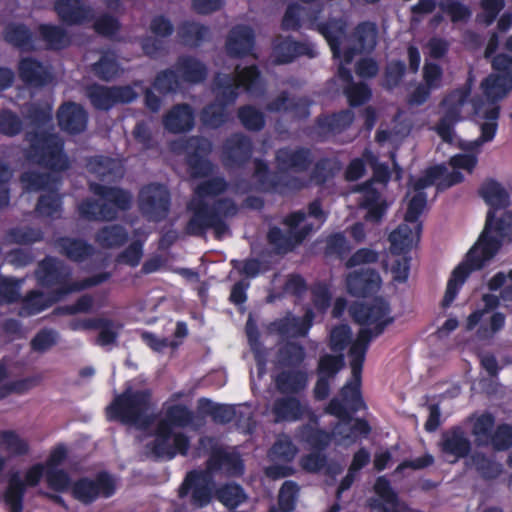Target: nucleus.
<instances>
[{"mask_svg":"<svg viewBox=\"0 0 512 512\" xmlns=\"http://www.w3.org/2000/svg\"><path fill=\"white\" fill-rule=\"evenodd\" d=\"M479 196L490 206L487 211L485 228L477 242L466 253L465 260L451 272L443 295L442 307L448 308L458 296L459 290L472 272L480 270L498 253L503 239L512 236V211H506L497 218L495 213L510 205V194L494 179L483 182L479 188Z\"/></svg>","mask_w":512,"mask_h":512,"instance_id":"f257e3e1","label":"nucleus"},{"mask_svg":"<svg viewBox=\"0 0 512 512\" xmlns=\"http://www.w3.org/2000/svg\"><path fill=\"white\" fill-rule=\"evenodd\" d=\"M349 314L354 323L362 326L355 342L349 348L351 377L353 380L341 388L342 401L353 412L364 407L360 386L362 385L363 364L372 339L383 334L394 319L389 317L390 304L381 297L371 301H355L350 305Z\"/></svg>","mask_w":512,"mask_h":512,"instance_id":"f03ea898","label":"nucleus"},{"mask_svg":"<svg viewBox=\"0 0 512 512\" xmlns=\"http://www.w3.org/2000/svg\"><path fill=\"white\" fill-rule=\"evenodd\" d=\"M226 178L211 176L194 187V197L187 204L191 212L187 220L185 233L194 237H204L211 230L214 238L222 240L230 233L227 220L239 213V206L231 197H219L228 190Z\"/></svg>","mask_w":512,"mask_h":512,"instance_id":"7ed1b4c3","label":"nucleus"},{"mask_svg":"<svg viewBox=\"0 0 512 512\" xmlns=\"http://www.w3.org/2000/svg\"><path fill=\"white\" fill-rule=\"evenodd\" d=\"M254 163L253 176L258 190L281 197H290L311 185L323 186L332 178V172L326 167L328 162H314L311 173L308 169L312 162H277L275 171H270L268 162Z\"/></svg>","mask_w":512,"mask_h":512,"instance_id":"20e7f679","label":"nucleus"},{"mask_svg":"<svg viewBox=\"0 0 512 512\" xmlns=\"http://www.w3.org/2000/svg\"><path fill=\"white\" fill-rule=\"evenodd\" d=\"M243 87L252 96L262 95L264 89L260 83L259 71L256 66L241 69L235 68V74H218L214 80L216 103L206 106L201 113L204 125L217 128L227 119L225 105L233 103L238 96V88Z\"/></svg>","mask_w":512,"mask_h":512,"instance_id":"39448f33","label":"nucleus"},{"mask_svg":"<svg viewBox=\"0 0 512 512\" xmlns=\"http://www.w3.org/2000/svg\"><path fill=\"white\" fill-rule=\"evenodd\" d=\"M34 275L38 286L46 289L54 288L53 294L57 299L96 287L107 282L111 277V274L105 271L86 277L83 280L72 281L71 268L54 256H47L40 260Z\"/></svg>","mask_w":512,"mask_h":512,"instance_id":"423d86ee","label":"nucleus"},{"mask_svg":"<svg viewBox=\"0 0 512 512\" xmlns=\"http://www.w3.org/2000/svg\"><path fill=\"white\" fill-rule=\"evenodd\" d=\"M89 190L102 202L85 198L79 202L77 211L85 221H115L119 211H128L132 205V194L119 186L90 183Z\"/></svg>","mask_w":512,"mask_h":512,"instance_id":"0eeeda50","label":"nucleus"},{"mask_svg":"<svg viewBox=\"0 0 512 512\" xmlns=\"http://www.w3.org/2000/svg\"><path fill=\"white\" fill-rule=\"evenodd\" d=\"M320 10L306 9L299 4H290L282 19V28L284 30H297L305 25L316 29L327 40L334 58L341 57L340 45L345 40L346 23L342 18L330 19L325 23H320Z\"/></svg>","mask_w":512,"mask_h":512,"instance_id":"6e6552de","label":"nucleus"},{"mask_svg":"<svg viewBox=\"0 0 512 512\" xmlns=\"http://www.w3.org/2000/svg\"><path fill=\"white\" fill-rule=\"evenodd\" d=\"M152 408L150 389L134 390L127 388L116 395L106 407L107 419L123 425L147 427L151 423L148 413Z\"/></svg>","mask_w":512,"mask_h":512,"instance_id":"1a4fd4ad","label":"nucleus"},{"mask_svg":"<svg viewBox=\"0 0 512 512\" xmlns=\"http://www.w3.org/2000/svg\"><path fill=\"white\" fill-rule=\"evenodd\" d=\"M453 166L449 172L444 162L426 168L417 179H411V188L415 193H424L427 187L435 186L437 193L445 192L453 186L461 184L464 177L460 169L472 173L478 162H447Z\"/></svg>","mask_w":512,"mask_h":512,"instance_id":"9d476101","label":"nucleus"},{"mask_svg":"<svg viewBox=\"0 0 512 512\" xmlns=\"http://www.w3.org/2000/svg\"><path fill=\"white\" fill-rule=\"evenodd\" d=\"M116 492L115 478L107 471L97 473L94 478L83 476L73 482L70 488L74 500L89 506L99 498L109 499Z\"/></svg>","mask_w":512,"mask_h":512,"instance_id":"9b49d317","label":"nucleus"},{"mask_svg":"<svg viewBox=\"0 0 512 512\" xmlns=\"http://www.w3.org/2000/svg\"><path fill=\"white\" fill-rule=\"evenodd\" d=\"M171 194L167 186L150 183L138 192V210L142 217L153 223H161L170 214Z\"/></svg>","mask_w":512,"mask_h":512,"instance_id":"f8f14e48","label":"nucleus"},{"mask_svg":"<svg viewBox=\"0 0 512 512\" xmlns=\"http://www.w3.org/2000/svg\"><path fill=\"white\" fill-rule=\"evenodd\" d=\"M46 477V466L43 463H35L25 472V478L21 479L18 472L10 475L7 481L5 493H3V501L9 512H22L23 499L26 494V487H35L40 480Z\"/></svg>","mask_w":512,"mask_h":512,"instance_id":"ddd939ff","label":"nucleus"},{"mask_svg":"<svg viewBox=\"0 0 512 512\" xmlns=\"http://www.w3.org/2000/svg\"><path fill=\"white\" fill-rule=\"evenodd\" d=\"M190 449V438L182 432L155 427L153 441L146 450L157 460L171 461L177 455L186 457Z\"/></svg>","mask_w":512,"mask_h":512,"instance_id":"4468645a","label":"nucleus"},{"mask_svg":"<svg viewBox=\"0 0 512 512\" xmlns=\"http://www.w3.org/2000/svg\"><path fill=\"white\" fill-rule=\"evenodd\" d=\"M470 94L469 88H460L452 91L442 101V117L436 125L437 134L445 142H452L454 138V125L462 119L461 113Z\"/></svg>","mask_w":512,"mask_h":512,"instance_id":"2eb2a0df","label":"nucleus"},{"mask_svg":"<svg viewBox=\"0 0 512 512\" xmlns=\"http://www.w3.org/2000/svg\"><path fill=\"white\" fill-rule=\"evenodd\" d=\"M191 492V506L203 508L207 506L212 497L211 477L203 471H189L179 487L178 497L185 498Z\"/></svg>","mask_w":512,"mask_h":512,"instance_id":"dca6fc26","label":"nucleus"},{"mask_svg":"<svg viewBox=\"0 0 512 512\" xmlns=\"http://www.w3.org/2000/svg\"><path fill=\"white\" fill-rule=\"evenodd\" d=\"M91 104L99 110H108L116 104L129 103L137 94L130 86L91 85L86 89Z\"/></svg>","mask_w":512,"mask_h":512,"instance_id":"f3484780","label":"nucleus"},{"mask_svg":"<svg viewBox=\"0 0 512 512\" xmlns=\"http://www.w3.org/2000/svg\"><path fill=\"white\" fill-rule=\"evenodd\" d=\"M26 140L30 143V158L38 157L39 160H61L63 153V139L57 134H34L28 132Z\"/></svg>","mask_w":512,"mask_h":512,"instance_id":"a211bd4d","label":"nucleus"},{"mask_svg":"<svg viewBox=\"0 0 512 512\" xmlns=\"http://www.w3.org/2000/svg\"><path fill=\"white\" fill-rule=\"evenodd\" d=\"M438 446L443 455L453 457L450 463L465 459L471 453V441L460 425L443 431Z\"/></svg>","mask_w":512,"mask_h":512,"instance_id":"6ab92c4d","label":"nucleus"},{"mask_svg":"<svg viewBox=\"0 0 512 512\" xmlns=\"http://www.w3.org/2000/svg\"><path fill=\"white\" fill-rule=\"evenodd\" d=\"M308 413V406L298 395H282L275 398L271 406L275 423H293L301 421Z\"/></svg>","mask_w":512,"mask_h":512,"instance_id":"aec40b11","label":"nucleus"},{"mask_svg":"<svg viewBox=\"0 0 512 512\" xmlns=\"http://www.w3.org/2000/svg\"><path fill=\"white\" fill-rule=\"evenodd\" d=\"M380 277L375 269L355 270L346 277L347 293L354 297L366 298L376 293Z\"/></svg>","mask_w":512,"mask_h":512,"instance_id":"412c9836","label":"nucleus"},{"mask_svg":"<svg viewBox=\"0 0 512 512\" xmlns=\"http://www.w3.org/2000/svg\"><path fill=\"white\" fill-rule=\"evenodd\" d=\"M57 120L61 130L75 135L85 131L88 123V114L80 104L66 102L59 107Z\"/></svg>","mask_w":512,"mask_h":512,"instance_id":"4be33fe9","label":"nucleus"},{"mask_svg":"<svg viewBox=\"0 0 512 512\" xmlns=\"http://www.w3.org/2000/svg\"><path fill=\"white\" fill-rule=\"evenodd\" d=\"M358 191L362 192L361 208L366 210V221L379 223L382 221L387 211V202L382 198L380 192L371 186V181H365L358 186Z\"/></svg>","mask_w":512,"mask_h":512,"instance_id":"5701e85b","label":"nucleus"},{"mask_svg":"<svg viewBox=\"0 0 512 512\" xmlns=\"http://www.w3.org/2000/svg\"><path fill=\"white\" fill-rule=\"evenodd\" d=\"M206 469L210 473L223 471L226 476L239 477L244 473V463L238 452L214 451L206 461Z\"/></svg>","mask_w":512,"mask_h":512,"instance_id":"b1692460","label":"nucleus"},{"mask_svg":"<svg viewBox=\"0 0 512 512\" xmlns=\"http://www.w3.org/2000/svg\"><path fill=\"white\" fill-rule=\"evenodd\" d=\"M55 11L60 20L67 25H82L92 21L95 16L93 8L79 0H58L55 3Z\"/></svg>","mask_w":512,"mask_h":512,"instance_id":"393cba45","label":"nucleus"},{"mask_svg":"<svg viewBox=\"0 0 512 512\" xmlns=\"http://www.w3.org/2000/svg\"><path fill=\"white\" fill-rule=\"evenodd\" d=\"M254 40L255 35L252 28L246 25H237L229 31L225 48L227 53L233 57L253 55Z\"/></svg>","mask_w":512,"mask_h":512,"instance_id":"a878e982","label":"nucleus"},{"mask_svg":"<svg viewBox=\"0 0 512 512\" xmlns=\"http://www.w3.org/2000/svg\"><path fill=\"white\" fill-rule=\"evenodd\" d=\"M194 125V110L186 103L173 106L163 118L164 128L173 134L188 132L193 129Z\"/></svg>","mask_w":512,"mask_h":512,"instance_id":"bb28decb","label":"nucleus"},{"mask_svg":"<svg viewBox=\"0 0 512 512\" xmlns=\"http://www.w3.org/2000/svg\"><path fill=\"white\" fill-rule=\"evenodd\" d=\"M277 392L282 395H300L308 386V374L302 369H286L274 377Z\"/></svg>","mask_w":512,"mask_h":512,"instance_id":"cd10ccee","label":"nucleus"},{"mask_svg":"<svg viewBox=\"0 0 512 512\" xmlns=\"http://www.w3.org/2000/svg\"><path fill=\"white\" fill-rule=\"evenodd\" d=\"M59 253L74 263H81L94 254V247L82 238L62 236L55 240Z\"/></svg>","mask_w":512,"mask_h":512,"instance_id":"c85d7f7f","label":"nucleus"},{"mask_svg":"<svg viewBox=\"0 0 512 512\" xmlns=\"http://www.w3.org/2000/svg\"><path fill=\"white\" fill-rule=\"evenodd\" d=\"M194 412L184 404L177 403L165 407L163 418L155 428L174 431V428H187L194 423Z\"/></svg>","mask_w":512,"mask_h":512,"instance_id":"c756f323","label":"nucleus"},{"mask_svg":"<svg viewBox=\"0 0 512 512\" xmlns=\"http://www.w3.org/2000/svg\"><path fill=\"white\" fill-rule=\"evenodd\" d=\"M174 67L180 80L183 82L198 84L207 77V67L205 64L192 56L179 57Z\"/></svg>","mask_w":512,"mask_h":512,"instance_id":"7c9ffc66","label":"nucleus"},{"mask_svg":"<svg viewBox=\"0 0 512 512\" xmlns=\"http://www.w3.org/2000/svg\"><path fill=\"white\" fill-rule=\"evenodd\" d=\"M359 47H347L341 63L349 64L354 56L361 51H371L376 45L377 31L374 24H360L355 32Z\"/></svg>","mask_w":512,"mask_h":512,"instance_id":"2f4dec72","label":"nucleus"},{"mask_svg":"<svg viewBox=\"0 0 512 512\" xmlns=\"http://www.w3.org/2000/svg\"><path fill=\"white\" fill-rule=\"evenodd\" d=\"M61 299L62 298H56L53 293H51V297H49L37 289L30 290L25 294V297L19 299L22 302L19 315L22 317L34 316L50 308L54 302Z\"/></svg>","mask_w":512,"mask_h":512,"instance_id":"473e14b6","label":"nucleus"},{"mask_svg":"<svg viewBox=\"0 0 512 512\" xmlns=\"http://www.w3.org/2000/svg\"><path fill=\"white\" fill-rule=\"evenodd\" d=\"M307 55L310 58L315 57L316 53L307 44L295 42L289 38L281 40L274 47L273 58L277 64L291 62L295 57Z\"/></svg>","mask_w":512,"mask_h":512,"instance_id":"72a5a7b5","label":"nucleus"},{"mask_svg":"<svg viewBox=\"0 0 512 512\" xmlns=\"http://www.w3.org/2000/svg\"><path fill=\"white\" fill-rule=\"evenodd\" d=\"M94 241L103 249L123 247L128 241V232L121 224H111L98 229Z\"/></svg>","mask_w":512,"mask_h":512,"instance_id":"f704fd0d","label":"nucleus"},{"mask_svg":"<svg viewBox=\"0 0 512 512\" xmlns=\"http://www.w3.org/2000/svg\"><path fill=\"white\" fill-rule=\"evenodd\" d=\"M26 192L58 191V178L47 172L27 171L19 177Z\"/></svg>","mask_w":512,"mask_h":512,"instance_id":"c9c22d12","label":"nucleus"},{"mask_svg":"<svg viewBox=\"0 0 512 512\" xmlns=\"http://www.w3.org/2000/svg\"><path fill=\"white\" fill-rule=\"evenodd\" d=\"M307 107V99L296 98L286 92H281L268 102L266 109L270 112H292L297 116H305Z\"/></svg>","mask_w":512,"mask_h":512,"instance_id":"e433bc0d","label":"nucleus"},{"mask_svg":"<svg viewBox=\"0 0 512 512\" xmlns=\"http://www.w3.org/2000/svg\"><path fill=\"white\" fill-rule=\"evenodd\" d=\"M483 94L490 102L504 98L512 89V78L497 74H490L480 85Z\"/></svg>","mask_w":512,"mask_h":512,"instance_id":"4c0bfd02","label":"nucleus"},{"mask_svg":"<svg viewBox=\"0 0 512 512\" xmlns=\"http://www.w3.org/2000/svg\"><path fill=\"white\" fill-rule=\"evenodd\" d=\"M344 65V63H341L338 68L339 77L348 82V85L344 88V93L351 105H361L370 99L371 91L364 83L352 82L351 73L344 67Z\"/></svg>","mask_w":512,"mask_h":512,"instance_id":"58836bf2","label":"nucleus"},{"mask_svg":"<svg viewBox=\"0 0 512 512\" xmlns=\"http://www.w3.org/2000/svg\"><path fill=\"white\" fill-rule=\"evenodd\" d=\"M277 358L283 368L299 369L306 359V349L294 341H287L279 347Z\"/></svg>","mask_w":512,"mask_h":512,"instance_id":"ea45409f","label":"nucleus"},{"mask_svg":"<svg viewBox=\"0 0 512 512\" xmlns=\"http://www.w3.org/2000/svg\"><path fill=\"white\" fill-rule=\"evenodd\" d=\"M266 240L271 247L274 249V253L277 255H286L300 245L303 242H297L294 239V234L290 231L288 233H284L281 228L278 226H273L269 228L267 231Z\"/></svg>","mask_w":512,"mask_h":512,"instance_id":"a19ab883","label":"nucleus"},{"mask_svg":"<svg viewBox=\"0 0 512 512\" xmlns=\"http://www.w3.org/2000/svg\"><path fill=\"white\" fill-rule=\"evenodd\" d=\"M209 36V28L198 22L185 21L178 27V37L187 46L197 47Z\"/></svg>","mask_w":512,"mask_h":512,"instance_id":"79ce46f5","label":"nucleus"},{"mask_svg":"<svg viewBox=\"0 0 512 512\" xmlns=\"http://www.w3.org/2000/svg\"><path fill=\"white\" fill-rule=\"evenodd\" d=\"M62 204V196L58 191L51 190L39 196L35 212L41 217L57 219L62 214Z\"/></svg>","mask_w":512,"mask_h":512,"instance_id":"37998d69","label":"nucleus"},{"mask_svg":"<svg viewBox=\"0 0 512 512\" xmlns=\"http://www.w3.org/2000/svg\"><path fill=\"white\" fill-rule=\"evenodd\" d=\"M21 79L33 85H42L49 79L46 68L33 58H23L19 63Z\"/></svg>","mask_w":512,"mask_h":512,"instance_id":"c03bdc74","label":"nucleus"},{"mask_svg":"<svg viewBox=\"0 0 512 512\" xmlns=\"http://www.w3.org/2000/svg\"><path fill=\"white\" fill-rule=\"evenodd\" d=\"M471 463H473V466L475 470H477L479 476L486 481L498 479V477L503 473V466L501 463L481 452L475 453L471 456Z\"/></svg>","mask_w":512,"mask_h":512,"instance_id":"a18cd8bd","label":"nucleus"},{"mask_svg":"<svg viewBox=\"0 0 512 512\" xmlns=\"http://www.w3.org/2000/svg\"><path fill=\"white\" fill-rule=\"evenodd\" d=\"M390 251L392 254L400 256L411 250L414 242V233L410 226L401 224L389 235Z\"/></svg>","mask_w":512,"mask_h":512,"instance_id":"49530a36","label":"nucleus"},{"mask_svg":"<svg viewBox=\"0 0 512 512\" xmlns=\"http://www.w3.org/2000/svg\"><path fill=\"white\" fill-rule=\"evenodd\" d=\"M483 444H475L478 447L492 446L497 452L507 451L512 447V426L511 424H501L495 427L494 432L490 433Z\"/></svg>","mask_w":512,"mask_h":512,"instance_id":"de8ad7c7","label":"nucleus"},{"mask_svg":"<svg viewBox=\"0 0 512 512\" xmlns=\"http://www.w3.org/2000/svg\"><path fill=\"white\" fill-rule=\"evenodd\" d=\"M223 150L230 160L247 159L252 153V143L247 136L234 134L225 141Z\"/></svg>","mask_w":512,"mask_h":512,"instance_id":"09e8293b","label":"nucleus"},{"mask_svg":"<svg viewBox=\"0 0 512 512\" xmlns=\"http://www.w3.org/2000/svg\"><path fill=\"white\" fill-rule=\"evenodd\" d=\"M301 437L303 442L310 445L315 452H324L330 446L332 438L330 432L310 424L303 425Z\"/></svg>","mask_w":512,"mask_h":512,"instance_id":"8fccbe9b","label":"nucleus"},{"mask_svg":"<svg viewBox=\"0 0 512 512\" xmlns=\"http://www.w3.org/2000/svg\"><path fill=\"white\" fill-rule=\"evenodd\" d=\"M5 40L23 51H30L35 48L32 34L24 25L12 24L7 26Z\"/></svg>","mask_w":512,"mask_h":512,"instance_id":"3c124183","label":"nucleus"},{"mask_svg":"<svg viewBox=\"0 0 512 512\" xmlns=\"http://www.w3.org/2000/svg\"><path fill=\"white\" fill-rule=\"evenodd\" d=\"M246 493L241 485L235 483L223 484L217 490V499L223 506L234 509L246 501Z\"/></svg>","mask_w":512,"mask_h":512,"instance_id":"603ef678","label":"nucleus"},{"mask_svg":"<svg viewBox=\"0 0 512 512\" xmlns=\"http://www.w3.org/2000/svg\"><path fill=\"white\" fill-rule=\"evenodd\" d=\"M313 319L314 313H312L311 310H308L302 318L283 320L278 325V332L282 335L292 333L294 335L305 337L312 326Z\"/></svg>","mask_w":512,"mask_h":512,"instance_id":"864d4df0","label":"nucleus"},{"mask_svg":"<svg viewBox=\"0 0 512 512\" xmlns=\"http://www.w3.org/2000/svg\"><path fill=\"white\" fill-rule=\"evenodd\" d=\"M40 35L51 49H62L67 47L71 40L67 31L60 26L41 25L39 27Z\"/></svg>","mask_w":512,"mask_h":512,"instance_id":"5fc2aeb1","label":"nucleus"},{"mask_svg":"<svg viewBox=\"0 0 512 512\" xmlns=\"http://www.w3.org/2000/svg\"><path fill=\"white\" fill-rule=\"evenodd\" d=\"M391 163H393V172L387 166V162H369L373 169V177L367 181H371V187H374V183L387 185L392 174H394L395 181L402 179L403 169L399 166V162Z\"/></svg>","mask_w":512,"mask_h":512,"instance_id":"6e6d98bb","label":"nucleus"},{"mask_svg":"<svg viewBox=\"0 0 512 512\" xmlns=\"http://www.w3.org/2000/svg\"><path fill=\"white\" fill-rule=\"evenodd\" d=\"M7 239L17 245H32L43 240V232L30 226L14 227L7 231Z\"/></svg>","mask_w":512,"mask_h":512,"instance_id":"4d7b16f0","label":"nucleus"},{"mask_svg":"<svg viewBox=\"0 0 512 512\" xmlns=\"http://www.w3.org/2000/svg\"><path fill=\"white\" fill-rule=\"evenodd\" d=\"M325 257H335L337 259H345L351 251V246L342 232H334L326 238Z\"/></svg>","mask_w":512,"mask_h":512,"instance_id":"13d9d810","label":"nucleus"},{"mask_svg":"<svg viewBox=\"0 0 512 512\" xmlns=\"http://www.w3.org/2000/svg\"><path fill=\"white\" fill-rule=\"evenodd\" d=\"M343 368L344 355L342 353L336 355L324 354L319 357L317 375L318 377L335 378Z\"/></svg>","mask_w":512,"mask_h":512,"instance_id":"bf43d9fd","label":"nucleus"},{"mask_svg":"<svg viewBox=\"0 0 512 512\" xmlns=\"http://www.w3.org/2000/svg\"><path fill=\"white\" fill-rule=\"evenodd\" d=\"M0 440L6 451L15 457L27 455L30 447L25 439L21 438L14 430L0 431Z\"/></svg>","mask_w":512,"mask_h":512,"instance_id":"052dcab7","label":"nucleus"},{"mask_svg":"<svg viewBox=\"0 0 512 512\" xmlns=\"http://www.w3.org/2000/svg\"><path fill=\"white\" fill-rule=\"evenodd\" d=\"M94 73L103 80L109 81L120 73L116 56L112 52L104 53L99 61L93 65Z\"/></svg>","mask_w":512,"mask_h":512,"instance_id":"680f3d73","label":"nucleus"},{"mask_svg":"<svg viewBox=\"0 0 512 512\" xmlns=\"http://www.w3.org/2000/svg\"><path fill=\"white\" fill-rule=\"evenodd\" d=\"M355 340L351 342V328L347 324L335 325L331 328L329 337V347L334 353H342L348 345L354 344Z\"/></svg>","mask_w":512,"mask_h":512,"instance_id":"e2e57ef3","label":"nucleus"},{"mask_svg":"<svg viewBox=\"0 0 512 512\" xmlns=\"http://www.w3.org/2000/svg\"><path fill=\"white\" fill-rule=\"evenodd\" d=\"M299 486L295 481H285L279 489L278 506L282 512H293L298 497Z\"/></svg>","mask_w":512,"mask_h":512,"instance_id":"0e129e2a","label":"nucleus"},{"mask_svg":"<svg viewBox=\"0 0 512 512\" xmlns=\"http://www.w3.org/2000/svg\"><path fill=\"white\" fill-rule=\"evenodd\" d=\"M46 484L51 491L63 493L70 490L74 481L65 469H46Z\"/></svg>","mask_w":512,"mask_h":512,"instance_id":"69168bd1","label":"nucleus"},{"mask_svg":"<svg viewBox=\"0 0 512 512\" xmlns=\"http://www.w3.org/2000/svg\"><path fill=\"white\" fill-rule=\"evenodd\" d=\"M494 427L495 417L492 413L485 412L479 415L474 421L473 429H471V434L475 436V444H483L482 440L495 431Z\"/></svg>","mask_w":512,"mask_h":512,"instance_id":"338daca9","label":"nucleus"},{"mask_svg":"<svg viewBox=\"0 0 512 512\" xmlns=\"http://www.w3.org/2000/svg\"><path fill=\"white\" fill-rule=\"evenodd\" d=\"M143 256V242L135 240L129 244L124 250L119 252L115 262L118 264H125L130 267H137L140 263V259Z\"/></svg>","mask_w":512,"mask_h":512,"instance_id":"774afa93","label":"nucleus"}]
</instances>
